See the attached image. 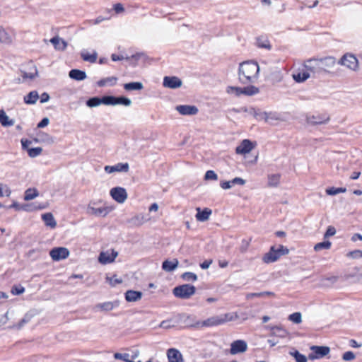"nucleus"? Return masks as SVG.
Instances as JSON below:
<instances>
[{
    "instance_id": "1",
    "label": "nucleus",
    "mask_w": 362,
    "mask_h": 362,
    "mask_svg": "<svg viewBox=\"0 0 362 362\" xmlns=\"http://www.w3.org/2000/svg\"><path fill=\"white\" fill-rule=\"evenodd\" d=\"M259 71V67L256 62L247 61L240 64L238 78L243 84L255 83Z\"/></svg>"
},
{
    "instance_id": "2",
    "label": "nucleus",
    "mask_w": 362,
    "mask_h": 362,
    "mask_svg": "<svg viewBox=\"0 0 362 362\" xmlns=\"http://www.w3.org/2000/svg\"><path fill=\"white\" fill-rule=\"evenodd\" d=\"M232 317L230 314H223L221 315H215L207 318L205 320L199 321V323L197 324V327L200 329L203 327H210L223 325L227 322L231 321Z\"/></svg>"
},
{
    "instance_id": "3",
    "label": "nucleus",
    "mask_w": 362,
    "mask_h": 362,
    "mask_svg": "<svg viewBox=\"0 0 362 362\" xmlns=\"http://www.w3.org/2000/svg\"><path fill=\"white\" fill-rule=\"evenodd\" d=\"M288 252V249L281 245H279L278 247L272 246L269 251L264 255L262 260L265 263L274 262L281 256L287 255Z\"/></svg>"
},
{
    "instance_id": "4",
    "label": "nucleus",
    "mask_w": 362,
    "mask_h": 362,
    "mask_svg": "<svg viewBox=\"0 0 362 362\" xmlns=\"http://www.w3.org/2000/svg\"><path fill=\"white\" fill-rule=\"evenodd\" d=\"M250 115H254L257 119H264L266 122L274 124L276 121L283 120L281 114L276 112H257L255 108L250 110Z\"/></svg>"
},
{
    "instance_id": "5",
    "label": "nucleus",
    "mask_w": 362,
    "mask_h": 362,
    "mask_svg": "<svg viewBox=\"0 0 362 362\" xmlns=\"http://www.w3.org/2000/svg\"><path fill=\"white\" fill-rule=\"evenodd\" d=\"M196 288L189 284H183L174 288L173 294L180 298L188 299L195 293Z\"/></svg>"
},
{
    "instance_id": "6",
    "label": "nucleus",
    "mask_w": 362,
    "mask_h": 362,
    "mask_svg": "<svg viewBox=\"0 0 362 362\" xmlns=\"http://www.w3.org/2000/svg\"><path fill=\"white\" fill-rule=\"evenodd\" d=\"M310 350L312 353L309 354L308 358L310 360H315L323 358L327 356L329 351L330 349L326 346H310Z\"/></svg>"
},
{
    "instance_id": "7",
    "label": "nucleus",
    "mask_w": 362,
    "mask_h": 362,
    "mask_svg": "<svg viewBox=\"0 0 362 362\" xmlns=\"http://www.w3.org/2000/svg\"><path fill=\"white\" fill-rule=\"evenodd\" d=\"M339 63L353 71H356L358 68V59L354 55L351 54H344Z\"/></svg>"
},
{
    "instance_id": "8",
    "label": "nucleus",
    "mask_w": 362,
    "mask_h": 362,
    "mask_svg": "<svg viewBox=\"0 0 362 362\" xmlns=\"http://www.w3.org/2000/svg\"><path fill=\"white\" fill-rule=\"evenodd\" d=\"M110 194L112 199L119 204L124 203L127 199L126 189L121 187H116L111 189Z\"/></svg>"
},
{
    "instance_id": "9",
    "label": "nucleus",
    "mask_w": 362,
    "mask_h": 362,
    "mask_svg": "<svg viewBox=\"0 0 362 362\" xmlns=\"http://www.w3.org/2000/svg\"><path fill=\"white\" fill-rule=\"evenodd\" d=\"M49 255L54 261H59L64 259L69 255V251L66 247H54L49 252Z\"/></svg>"
},
{
    "instance_id": "10",
    "label": "nucleus",
    "mask_w": 362,
    "mask_h": 362,
    "mask_svg": "<svg viewBox=\"0 0 362 362\" xmlns=\"http://www.w3.org/2000/svg\"><path fill=\"white\" fill-rule=\"evenodd\" d=\"M322 74L329 72V69L336 64V59L333 57H326L318 59Z\"/></svg>"
},
{
    "instance_id": "11",
    "label": "nucleus",
    "mask_w": 362,
    "mask_h": 362,
    "mask_svg": "<svg viewBox=\"0 0 362 362\" xmlns=\"http://www.w3.org/2000/svg\"><path fill=\"white\" fill-rule=\"evenodd\" d=\"M304 67L305 69L314 75L321 74V69L318 59H310L304 62Z\"/></svg>"
},
{
    "instance_id": "12",
    "label": "nucleus",
    "mask_w": 362,
    "mask_h": 362,
    "mask_svg": "<svg viewBox=\"0 0 362 362\" xmlns=\"http://www.w3.org/2000/svg\"><path fill=\"white\" fill-rule=\"evenodd\" d=\"M118 252L112 250L111 251L101 252L98 257V261L103 264L112 263L117 257Z\"/></svg>"
},
{
    "instance_id": "13",
    "label": "nucleus",
    "mask_w": 362,
    "mask_h": 362,
    "mask_svg": "<svg viewBox=\"0 0 362 362\" xmlns=\"http://www.w3.org/2000/svg\"><path fill=\"white\" fill-rule=\"evenodd\" d=\"M179 319L180 322L183 323L186 327L199 329L197 324L199 323V320H197L194 315L182 314L180 315Z\"/></svg>"
},
{
    "instance_id": "14",
    "label": "nucleus",
    "mask_w": 362,
    "mask_h": 362,
    "mask_svg": "<svg viewBox=\"0 0 362 362\" xmlns=\"http://www.w3.org/2000/svg\"><path fill=\"white\" fill-rule=\"evenodd\" d=\"M247 349V344L244 340H235L230 344V353L235 355L245 352Z\"/></svg>"
},
{
    "instance_id": "15",
    "label": "nucleus",
    "mask_w": 362,
    "mask_h": 362,
    "mask_svg": "<svg viewBox=\"0 0 362 362\" xmlns=\"http://www.w3.org/2000/svg\"><path fill=\"white\" fill-rule=\"evenodd\" d=\"M182 82L177 76H165L163 78V85L165 88L176 89L181 87Z\"/></svg>"
},
{
    "instance_id": "16",
    "label": "nucleus",
    "mask_w": 362,
    "mask_h": 362,
    "mask_svg": "<svg viewBox=\"0 0 362 362\" xmlns=\"http://www.w3.org/2000/svg\"><path fill=\"white\" fill-rule=\"evenodd\" d=\"M175 110L182 115H195L198 113V108L195 105H180Z\"/></svg>"
},
{
    "instance_id": "17",
    "label": "nucleus",
    "mask_w": 362,
    "mask_h": 362,
    "mask_svg": "<svg viewBox=\"0 0 362 362\" xmlns=\"http://www.w3.org/2000/svg\"><path fill=\"white\" fill-rule=\"evenodd\" d=\"M141 56L142 54L141 53H136L135 54L132 55L131 57H124L123 55H117L116 54H112L111 55V59L114 62L126 59L129 61L130 64L134 66L136 65V62L141 58Z\"/></svg>"
},
{
    "instance_id": "18",
    "label": "nucleus",
    "mask_w": 362,
    "mask_h": 362,
    "mask_svg": "<svg viewBox=\"0 0 362 362\" xmlns=\"http://www.w3.org/2000/svg\"><path fill=\"white\" fill-rule=\"evenodd\" d=\"M253 148L254 146L250 140L244 139L240 144L236 147L235 152L238 154L244 155L250 153Z\"/></svg>"
},
{
    "instance_id": "19",
    "label": "nucleus",
    "mask_w": 362,
    "mask_h": 362,
    "mask_svg": "<svg viewBox=\"0 0 362 362\" xmlns=\"http://www.w3.org/2000/svg\"><path fill=\"white\" fill-rule=\"evenodd\" d=\"M107 173L115 172H127L129 170V164L127 163H119L115 165H106L104 168Z\"/></svg>"
},
{
    "instance_id": "20",
    "label": "nucleus",
    "mask_w": 362,
    "mask_h": 362,
    "mask_svg": "<svg viewBox=\"0 0 362 362\" xmlns=\"http://www.w3.org/2000/svg\"><path fill=\"white\" fill-rule=\"evenodd\" d=\"M329 120V116L325 115H312L306 117V122L311 125L325 124Z\"/></svg>"
},
{
    "instance_id": "21",
    "label": "nucleus",
    "mask_w": 362,
    "mask_h": 362,
    "mask_svg": "<svg viewBox=\"0 0 362 362\" xmlns=\"http://www.w3.org/2000/svg\"><path fill=\"white\" fill-rule=\"evenodd\" d=\"M168 362H183L182 356L176 349H169L167 351Z\"/></svg>"
},
{
    "instance_id": "22",
    "label": "nucleus",
    "mask_w": 362,
    "mask_h": 362,
    "mask_svg": "<svg viewBox=\"0 0 362 362\" xmlns=\"http://www.w3.org/2000/svg\"><path fill=\"white\" fill-rule=\"evenodd\" d=\"M245 184V180L240 177H235L232 180L230 181H221L220 182V186L223 189H230L233 185H243Z\"/></svg>"
},
{
    "instance_id": "23",
    "label": "nucleus",
    "mask_w": 362,
    "mask_h": 362,
    "mask_svg": "<svg viewBox=\"0 0 362 362\" xmlns=\"http://www.w3.org/2000/svg\"><path fill=\"white\" fill-rule=\"evenodd\" d=\"M110 210L107 207L95 208L91 206H88L87 208V214L90 215H95L96 216H105Z\"/></svg>"
},
{
    "instance_id": "24",
    "label": "nucleus",
    "mask_w": 362,
    "mask_h": 362,
    "mask_svg": "<svg viewBox=\"0 0 362 362\" xmlns=\"http://www.w3.org/2000/svg\"><path fill=\"white\" fill-rule=\"evenodd\" d=\"M197 213L195 216L196 218L199 221L204 222L209 220L212 211L209 208H205L203 210H201L200 208H197L196 209Z\"/></svg>"
},
{
    "instance_id": "25",
    "label": "nucleus",
    "mask_w": 362,
    "mask_h": 362,
    "mask_svg": "<svg viewBox=\"0 0 362 362\" xmlns=\"http://www.w3.org/2000/svg\"><path fill=\"white\" fill-rule=\"evenodd\" d=\"M50 42L57 50L63 51L67 47V42L58 36H55L50 40Z\"/></svg>"
},
{
    "instance_id": "26",
    "label": "nucleus",
    "mask_w": 362,
    "mask_h": 362,
    "mask_svg": "<svg viewBox=\"0 0 362 362\" xmlns=\"http://www.w3.org/2000/svg\"><path fill=\"white\" fill-rule=\"evenodd\" d=\"M142 297V293L133 290H129L125 293V299L128 302H136Z\"/></svg>"
},
{
    "instance_id": "27",
    "label": "nucleus",
    "mask_w": 362,
    "mask_h": 362,
    "mask_svg": "<svg viewBox=\"0 0 362 362\" xmlns=\"http://www.w3.org/2000/svg\"><path fill=\"white\" fill-rule=\"evenodd\" d=\"M117 306H118V303L117 302L107 301L95 305V309L100 311H110Z\"/></svg>"
},
{
    "instance_id": "28",
    "label": "nucleus",
    "mask_w": 362,
    "mask_h": 362,
    "mask_svg": "<svg viewBox=\"0 0 362 362\" xmlns=\"http://www.w3.org/2000/svg\"><path fill=\"white\" fill-rule=\"evenodd\" d=\"M271 336L284 338L288 335L286 329L281 326H275L270 327Z\"/></svg>"
},
{
    "instance_id": "29",
    "label": "nucleus",
    "mask_w": 362,
    "mask_h": 362,
    "mask_svg": "<svg viewBox=\"0 0 362 362\" xmlns=\"http://www.w3.org/2000/svg\"><path fill=\"white\" fill-rule=\"evenodd\" d=\"M69 76L76 81H83L87 77L86 72L79 69H71Z\"/></svg>"
},
{
    "instance_id": "30",
    "label": "nucleus",
    "mask_w": 362,
    "mask_h": 362,
    "mask_svg": "<svg viewBox=\"0 0 362 362\" xmlns=\"http://www.w3.org/2000/svg\"><path fill=\"white\" fill-rule=\"evenodd\" d=\"M146 221V218L142 214H138L129 219L128 223L132 226H140Z\"/></svg>"
},
{
    "instance_id": "31",
    "label": "nucleus",
    "mask_w": 362,
    "mask_h": 362,
    "mask_svg": "<svg viewBox=\"0 0 362 362\" xmlns=\"http://www.w3.org/2000/svg\"><path fill=\"white\" fill-rule=\"evenodd\" d=\"M0 124L5 127H11L15 124V120L10 119L6 112L1 110H0Z\"/></svg>"
},
{
    "instance_id": "32",
    "label": "nucleus",
    "mask_w": 362,
    "mask_h": 362,
    "mask_svg": "<svg viewBox=\"0 0 362 362\" xmlns=\"http://www.w3.org/2000/svg\"><path fill=\"white\" fill-rule=\"evenodd\" d=\"M42 219L44 221L45 225L51 228H54L57 226V222L51 213L42 214Z\"/></svg>"
},
{
    "instance_id": "33",
    "label": "nucleus",
    "mask_w": 362,
    "mask_h": 362,
    "mask_svg": "<svg viewBox=\"0 0 362 362\" xmlns=\"http://www.w3.org/2000/svg\"><path fill=\"white\" fill-rule=\"evenodd\" d=\"M178 265V260L174 259L172 261L165 260L163 262L162 269L165 272H172L175 270Z\"/></svg>"
},
{
    "instance_id": "34",
    "label": "nucleus",
    "mask_w": 362,
    "mask_h": 362,
    "mask_svg": "<svg viewBox=\"0 0 362 362\" xmlns=\"http://www.w3.org/2000/svg\"><path fill=\"white\" fill-rule=\"evenodd\" d=\"M117 81V78L115 76H110L102 78L101 80L97 82V85L99 87H104L105 86H112L116 84Z\"/></svg>"
},
{
    "instance_id": "35",
    "label": "nucleus",
    "mask_w": 362,
    "mask_h": 362,
    "mask_svg": "<svg viewBox=\"0 0 362 362\" xmlns=\"http://www.w3.org/2000/svg\"><path fill=\"white\" fill-rule=\"evenodd\" d=\"M13 40L12 35L8 33L3 27L0 26V42L10 44Z\"/></svg>"
},
{
    "instance_id": "36",
    "label": "nucleus",
    "mask_w": 362,
    "mask_h": 362,
    "mask_svg": "<svg viewBox=\"0 0 362 362\" xmlns=\"http://www.w3.org/2000/svg\"><path fill=\"white\" fill-rule=\"evenodd\" d=\"M81 57L86 62L94 63L97 60L98 54L95 51H93L92 54H89L86 50H83L81 52Z\"/></svg>"
},
{
    "instance_id": "37",
    "label": "nucleus",
    "mask_w": 362,
    "mask_h": 362,
    "mask_svg": "<svg viewBox=\"0 0 362 362\" xmlns=\"http://www.w3.org/2000/svg\"><path fill=\"white\" fill-rule=\"evenodd\" d=\"M38 98V93L36 90H33L24 97V102L26 104H35Z\"/></svg>"
},
{
    "instance_id": "38",
    "label": "nucleus",
    "mask_w": 362,
    "mask_h": 362,
    "mask_svg": "<svg viewBox=\"0 0 362 362\" xmlns=\"http://www.w3.org/2000/svg\"><path fill=\"white\" fill-rule=\"evenodd\" d=\"M144 86L141 82H131L124 84V88L126 90H140L143 89Z\"/></svg>"
},
{
    "instance_id": "39",
    "label": "nucleus",
    "mask_w": 362,
    "mask_h": 362,
    "mask_svg": "<svg viewBox=\"0 0 362 362\" xmlns=\"http://www.w3.org/2000/svg\"><path fill=\"white\" fill-rule=\"evenodd\" d=\"M259 92V88L254 86H249L247 87L242 88V95L252 96L257 94Z\"/></svg>"
},
{
    "instance_id": "40",
    "label": "nucleus",
    "mask_w": 362,
    "mask_h": 362,
    "mask_svg": "<svg viewBox=\"0 0 362 362\" xmlns=\"http://www.w3.org/2000/svg\"><path fill=\"white\" fill-rule=\"evenodd\" d=\"M39 195L38 191L35 188H29L25 190L24 199L25 201H30Z\"/></svg>"
},
{
    "instance_id": "41",
    "label": "nucleus",
    "mask_w": 362,
    "mask_h": 362,
    "mask_svg": "<svg viewBox=\"0 0 362 362\" xmlns=\"http://www.w3.org/2000/svg\"><path fill=\"white\" fill-rule=\"evenodd\" d=\"M310 76V73L308 71H303L302 73H298L293 75V79L298 83H302L305 81Z\"/></svg>"
},
{
    "instance_id": "42",
    "label": "nucleus",
    "mask_w": 362,
    "mask_h": 362,
    "mask_svg": "<svg viewBox=\"0 0 362 362\" xmlns=\"http://www.w3.org/2000/svg\"><path fill=\"white\" fill-rule=\"evenodd\" d=\"M30 320L31 316L28 314H26L18 324L10 326L9 329H21L25 324L29 322Z\"/></svg>"
},
{
    "instance_id": "43",
    "label": "nucleus",
    "mask_w": 362,
    "mask_h": 362,
    "mask_svg": "<svg viewBox=\"0 0 362 362\" xmlns=\"http://www.w3.org/2000/svg\"><path fill=\"white\" fill-rule=\"evenodd\" d=\"M32 69L33 71L30 72H26L25 71H21V76L23 77V80L33 79L37 75V70L35 66L32 65Z\"/></svg>"
},
{
    "instance_id": "44",
    "label": "nucleus",
    "mask_w": 362,
    "mask_h": 362,
    "mask_svg": "<svg viewBox=\"0 0 362 362\" xmlns=\"http://www.w3.org/2000/svg\"><path fill=\"white\" fill-rule=\"evenodd\" d=\"M332 243L330 241L327 240L322 243H317L314 246V250L316 252L322 250H329L331 247Z\"/></svg>"
},
{
    "instance_id": "45",
    "label": "nucleus",
    "mask_w": 362,
    "mask_h": 362,
    "mask_svg": "<svg viewBox=\"0 0 362 362\" xmlns=\"http://www.w3.org/2000/svg\"><path fill=\"white\" fill-rule=\"evenodd\" d=\"M280 175L279 174L270 175L268 177V185L270 187H276L279 182Z\"/></svg>"
},
{
    "instance_id": "46",
    "label": "nucleus",
    "mask_w": 362,
    "mask_h": 362,
    "mask_svg": "<svg viewBox=\"0 0 362 362\" xmlns=\"http://www.w3.org/2000/svg\"><path fill=\"white\" fill-rule=\"evenodd\" d=\"M226 93L238 97L242 95V88L236 86H228L226 88Z\"/></svg>"
},
{
    "instance_id": "47",
    "label": "nucleus",
    "mask_w": 362,
    "mask_h": 362,
    "mask_svg": "<svg viewBox=\"0 0 362 362\" xmlns=\"http://www.w3.org/2000/svg\"><path fill=\"white\" fill-rule=\"evenodd\" d=\"M101 102L105 105H115L116 97L105 95L101 98Z\"/></svg>"
},
{
    "instance_id": "48",
    "label": "nucleus",
    "mask_w": 362,
    "mask_h": 362,
    "mask_svg": "<svg viewBox=\"0 0 362 362\" xmlns=\"http://www.w3.org/2000/svg\"><path fill=\"white\" fill-rule=\"evenodd\" d=\"M101 104V98L98 97L90 98L86 101V105L90 107H97Z\"/></svg>"
},
{
    "instance_id": "49",
    "label": "nucleus",
    "mask_w": 362,
    "mask_h": 362,
    "mask_svg": "<svg viewBox=\"0 0 362 362\" xmlns=\"http://www.w3.org/2000/svg\"><path fill=\"white\" fill-rule=\"evenodd\" d=\"M290 355L293 356L296 361V362H307V358L305 357V356L301 354L299 351H290Z\"/></svg>"
},
{
    "instance_id": "50",
    "label": "nucleus",
    "mask_w": 362,
    "mask_h": 362,
    "mask_svg": "<svg viewBox=\"0 0 362 362\" xmlns=\"http://www.w3.org/2000/svg\"><path fill=\"white\" fill-rule=\"evenodd\" d=\"M132 104V100L126 97H116L115 105H122L124 106H130Z\"/></svg>"
},
{
    "instance_id": "51",
    "label": "nucleus",
    "mask_w": 362,
    "mask_h": 362,
    "mask_svg": "<svg viewBox=\"0 0 362 362\" xmlns=\"http://www.w3.org/2000/svg\"><path fill=\"white\" fill-rule=\"evenodd\" d=\"M28 153L30 158H35L41 154L42 148L41 147H35L28 148Z\"/></svg>"
},
{
    "instance_id": "52",
    "label": "nucleus",
    "mask_w": 362,
    "mask_h": 362,
    "mask_svg": "<svg viewBox=\"0 0 362 362\" xmlns=\"http://www.w3.org/2000/svg\"><path fill=\"white\" fill-rule=\"evenodd\" d=\"M337 280H338L337 276H331L325 277V278L322 279V284L323 286H331V285L334 284V283H336L337 281Z\"/></svg>"
},
{
    "instance_id": "53",
    "label": "nucleus",
    "mask_w": 362,
    "mask_h": 362,
    "mask_svg": "<svg viewBox=\"0 0 362 362\" xmlns=\"http://www.w3.org/2000/svg\"><path fill=\"white\" fill-rule=\"evenodd\" d=\"M346 191V189L343 188V187H339V188L331 187V188L326 189V193L329 195H336L339 193L345 192Z\"/></svg>"
},
{
    "instance_id": "54",
    "label": "nucleus",
    "mask_w": 362,
    "mask_h": 362,
    "mask_svg": "<svg viewBox=\"0 0 362 362\" xmlns=\"http://www.w3.org/2000/svg\"><path fill=\"white\" fill-rule=\"evenodd\" d=\"M288 320L293 323L299 324L302 321V316L300 313L296 312L288 316Z\"/></svg>"
},
{
    "instance_id": "55",
    "label": "nucleus",
    "mask_w": 362,
    "mask_h": 362,
    "mask_svg": "<svg viewBox=\"0 0 362 362\" xmlns=\"http://www.w3.org/2000/svg\"><path fill=\"white\" fill-rule=\"evenodd\" d=\"M114 358L118 360H122L124 362H131L132 360L129 359V354L127 353H115L114 354Z\"/></svg>"
},
{
    "instance_id": "56",
    "label": "nucleus",
    "mask_w": 362,
    "mask_h": 362,
    "mask_svg": "<svg viewBox=\"0 0 362 362\" xmlns=\"http://www.w3.org/2000/svg\"><path fill=\"white\" fill-rule=\"evenodd\" d=\"M11 292L13 295H21L25 292V288L21 285H14L12 286Z\"/></svg>"
},
{
    "instance_id": "57",
    "label": "nucleus",
    "mask_w": 362,
    "mask_h": 362,
    "mask_svg": "<svg viewBox=\"0 0 362 362\" xmlns=\"http://www.w3.org/2000/svg\"><path fill=\"white\" fill-rule=\"evenodd\" d=\"M182 278L187 281H195L197 279V276L192 272H185L182 275Z\"/></svg>"
},
{
    "instance_id": "58",
    "label": "nucleus",
    "mask_w": 362,
    "mask_h": 362,
    "mask_svg": "<svg viewBox=\"0 0 362 362\" xmlns=\"http://www.w3.org/2000/svg\"><path fill=\"white\" fill-rule=\"evenodd\" d=\"M206 180H217L218 175L214 170H207L204 175Z\"/></svg>"
},
{
    "instance_id": "59",
    "label": "nucleus",
    "mask_w": 362,
    "mask_h": 362,
    "mask_svg": "<svg viewBox=\"0 0 362 362\" xmlns=\"http://www.w3.org/2000/svg\"><path fill=\"white\" fill-rule=\"evenodd\" d=\"M257 46L261 48H265L267 49H271V45L267 40L259 38L257 40Z\"/></svg>"
},
{
    "instance_id": "60",
    "label": "nucleus",
    "mask_w": 362,
    "mask_h": 362,
    "mask_svg": "<svg viewBox=\"0 0 362 362\" xmlns=\"http://www.w3.org/2000/svg\"><path fill=\"white\" fill-rule=\"evenodd\" d=\"M107 281L112 286H115L118 284H121L122 282L121 279H118L117 276H113L112 277H107Z\"/></svg>"
},
{
    "instance_id": "61",
    "label": "nucleus",
    "mask_w": 362,
    "mask_h": 362,
    "mask_svg": "<svg viewBox=\"0 0 362 362\" xmlns=\"http://www.w3.org/2000/svg\"><path fill=\"white\" fill-rule=\"evenodd\" d=\"M356 358L355 354L352 351H346L342 356V359L346 361L354 360Z\"/></svg>"
},
{
    "instance_id": "62",
    "label": "nucleus",
    "mask_w": 362,
    "mask_h": 362,
    "mask_svg": "<svg viewBox=\"0 0 362 362\" xmlns=\"http://www.w3.org/2000/svg\"><path fill=\"white\" fill-rule=\"evenodd\" d=\"M348 257H352V258H361L362 257V251L360 250H356L351 252H349L347 254Z\"/></svg>"
},
{
    "instance_id": "63",
    "label": "nucleus",
    "mask_w": 362,
    "mask_h": 362,
    "mask_svg": "<svg viewBox=\"0 0 362 362\" xmlns=\"http://www.w3.org/2000/svg\"><path fill=\"white\" fill-rule=\"evenodd\" d=\"M335 233H336V229L334 228V227L329 226L327 228V229L324 235V238H327L330 236H333L334 235H335Z\"/></svg>"
},
{
    "instance_id": "64",
    "label": "nucleus",
    "mask_w": 362,
    "mask_h": 362,
    "mask_svg": "<svg viewBox=\"0 0 362 362\" xmlns=\"http://www.w3.org/2000/svg\"><path fill=\"white\" fill-rule=\"evenodd\" d=\"M8 321V312L4 315H0V328L4 326Z\"/></svg>"
}]
</instances>
